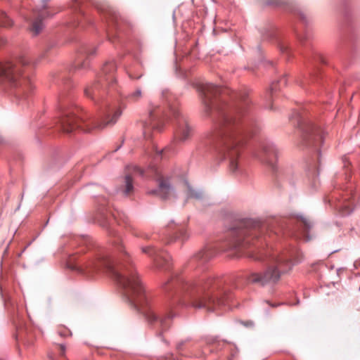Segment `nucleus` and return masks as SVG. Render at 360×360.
Returning <instances> with one entry per match:
<instances>
[{
	"label": "nucleus",
	"instance_id": "1",
	"mask_svg": "<svg viewBox=\"0 0 360 360\" xmlns=\"http://www.w3.org/2000/svg\"><path fill=\"white\" fill-rule=\"evenodd\" d=\"M113 243L119 255L117 258H110L105 250L101 248L73 268L89 276L101 269L108 271L122 288L127 301L141 311L148 324H159L162 331L167 330L170 326V320L175 316L172 310L179 304L210 311L225 304L227 297L221 290L222 283L219 279L211 275L189 280L175 276L162 286L167 293V303L162 309H155L150 304L122 240L117 238Z\"/></svg>",
	"mask_w": 360,
	"mask_h": 360
},
{
	"label": "nucleus",
	"instance_id": "2",
	"mask_svg": "<svg viewBox=\"0 0 360 360\" xmlns=\"http://www.w3.org/2000/svg\"><path fill=\"white\" fill-rule=\"evenodd\" d=\"M198 91L203 114L213 122L208 141L216 145L223 158L229 159V169L235 172L241 146L256 131L251 101L245 93L231 92L211 83L200 84Z\"/></svg>",
	"mask_w": 360,
	"mask_h": 360
},
{
	"label": "nucleus",
	"instance_id": "3",
	"mask_svg": "<svg viewBox=\"0 0 360 360\" xmlns=\"http://www.w3.org/2000/svg\"><path fill=\"white\" fill-rule=\"evenodd\" d=\"M162 99L167 105L169 112L163 115L162 108L156 104L150 103L148 109V119L143 122V127L153 130L161 131L163 127L164 117L172 116L176 124L175 138L179 141L183 142L188 139L192 134V129L189 126L186 118L181 115L178 109V103L175 101L174 96L168 90L162 91Z\"/></svg>",
	"mask_w": 360,
	"mask_h": 360
},
{
	"label": "nucleus",
	"instance_id": "4",
	"mask_svg": "<svg viewBox=\"0 0 360 360\" xmlns=\"http://www.w3.org/2000/svg\"><path fill=\"white\" fill-rule=\"evenodd\" d=\"M58 108L61 111L60 128L65 133H70L75 129L80 127L82 123L88 127V129H86L87 131L93 128L102 129L106 127L113 125L122 114L120 108L109 109L100 121H96L94 119L89 120V118L78 116L77 109L68 108L63 98L61 96L58 100Z\"/></svg>",
	"mask_w": 360,
	"mask_h": 360
},
{
	"label": "nucleus",
	"instance_id": "5",
	"mask_svg": "<svg viewBox=\"0 0 360 360\" xmlns=\"http://www.w3.org/2000/svg\"><path fill=\"white\" fill-rule=\"evenodd\" d=\"M29 65L30 60L25 56H21L15 61L0 62V82L15 88L16 96L20 99L27 98L34 89L25 75Z\"/></svg>",
	"mask_w": 360,
	"mask_h": 360
},
{
	"label": "nucleus",
	"instance_id": "6",
	"mask_svg": "<svg viewBox=\"0 0 360 360\" xmlns=\"http://www.w3.org/2000/svg\"><path fill=\"white\" fill-rule=\"evenodd\" d=\"M271 231H268L267 225L261 221L244 219L239 222L238 227L230 231V236L233 238L230 249L236 250L238 256H241L243 250L248 248L252 244L255 245L257 243H262V236L266 240V235L271 236Z\"/></svg>",
	"mask_w": 360,
	"mask_h": 360
},
{
	"label": "nucleus",
	"instance_id": "7",
	"mask_svg": "<svg viewBox=\"0 0 360 360\" xmlns=\"http://www.w3.org/2000/svg\"><path fill=\"white\" fill-rule=\"evenodd\" d=\"M297 254V250L293 248L280 254L271 255L269 258V265L266 270L261 273L250 274L248 277V282L261 285L276 283L282 274L289 271L298 262L296 258Z\"/></svg>",
	"mask_w": 360,
	"mask_h": 360
},
{
	"label": "nucleus",
	"instance_id": "8",
	"mask_svg": "<svg viewBox=\"0 0 360 360\" xmlns=\"http://www.w3.org/2000/svg\"><path fill=\"white\" fill-rule=\"evenodd\" d=\"M116 68L117 66L114 60L106 62L102 68L99 81L98 83L86 87L84 90L85 95L95 101L103 97L104 86L112 88L115 84V72Z\"/></svg>",
	"mask_w": 360,
	"mask_h": 360
},
{
	"label": "nucleus",
	"instance_id": "9",
	"mask_svg": "<svg viewBox=\"0 0 360 360\" xmlns=\"http://www.w3.org/2000/svg\"><path fill=\"white\" fill-rule=\"evenodd\" d=\"M298 127L302 132V141L307 147L318 146L323 142V131L310 121H305L298 117Z\"/></svg>",
	"mask_w": 360,
	"mask_h": 360
},
{
	"label": "nucleus",
	"instance_id": "10",
	"mask_svg": "<svg viewBox=\"0 0 360 360\" xmlns=\"http://www.w3.org/2000/svg\"><path fill=\"white\" fill-rule=\"evenodd\" d=\"M141 250L142 252L153 258V263L157 268L165 269L169 268L170 256L167 253L153 246L142 247Z\"/></svg>",
	"mask_w": 360,
	"mask_h": 360
},
{
	"label": "nucleus",
	"instance_id": "11",
	"mask_svg": "<svg viewBox=\"0 0 360 360\" xmlns=\"http://www.w3.org/2000/svg\"><path fill=\"white\" fill-rule=\"evenodd\" d=\"M254 156L262 162L269 165L272 169H276L275 161L277 158V150L271 143H264L262 145V150L255 153Z\"/></svg>",
	"mask_w": 360,
	"mask_h": 360
},
{
	"label": "nucleus",
	"instance_id": "12",
	"mask_svg": "<svg viewBox=\"0 0 360 360\" xmlns=\"http://www.w3.org/2000/svg\"><path fill=\"white\" fill-rule=\"evenodd\" d=\"M297 231L294 233V236L297 239H303L309 240L310 236L309 235V231L312 227L311 221L304 217L298 218Z\"/></svg>",
	"mask_w": 360,
	"mask_h": 360
},
{
	"label": "nucleus",
	"instance_id": "13",
	"mask_svg": "<svg viewBox=\"0 0 360 360\" xmlns=\"http://www.w3.org/2000/svg\"><path fill=\"white\" fill-rule=\"evenodd\" d=\"M214 256V251L210 248H205L196 253L190 262L197 266L206 264Z\"/></svg>",
	"mask_w": 360,
	"mask_h": 360
},
{
	"label": "nucleus",
	"instance_id": "14",
	"mask_svg": "<svg viewBox=\"0 0 360 360\" xmlns=\"http://www.w3.org/2000/svg\"><path fill=\"white\" fill-rule=\"evenodd\" d=\"M158 188L155 191H152L151 193H155L160 196L162 199L168 198L169 195L172 191V188L167 179L163 177L158 178Z\"/></svg>",
	"mask_w": 360,
	"mask_h": 360
},
{
	"label": "nucleus",
	"instance_id": "15",
	"mask_svg": "<svg viewBox=\"0 0 360 360\" xmlns=\"http://www.w3.org/2000/svg\"><path fill=\"white\" fill-rule=\"evenodd\" d=\"M48 14L47 11H41L35 19L32 22L30 26V31L33 35H38L44 28L43 20L45 18V15Z\"/></svg>",
	"mask_w": 360,
	"mask_h": 360
},
{
	"label": "nucleus",
	"instance_id": "16",
	"mask_svg": "<svg viewBox=\"0 0 360 360\" xmlns=\"http://www.w3.org/2000/svg\"><path fill=\"white\" fill-rule=\"evenodd\" d=\"M278 82H283L284 84H286V81L285 79H281ZM278 82H272L270 85L269 89L266 92L265 95V101L266 104L265 107L266 108H269L270 110H273V105H271V101L273 98V94L274 92H276L278 90Z\"/></svg>",
	"mask_w": 360,
	"mask_h": 360
},
{
	"label": "nucleus",
	"instance_id": "17",
	"mask_svg": "<svg viewBox=\"0 0 360 360\" xmlns=\"http://www.w3.org/2000/svg\"><path fill=\"white\" fill-rule=\"evenodd\" d=\"M142 96L143 93L141 89L137 88L127 96V100L129 102H137L142 98Z\"/></svg>",
	"mask_w": 360,
	"mask_h": 360
},
{
	"label": "nucleus",
	"instance_id": "18",
	"mask_svg": "<svg viewBox=\"0 0 360 360\" xmlns=\"http://www.w3.org/2000/svg\"><path fill=\"white\" fill-rule=\"evenodd\" d=\"M124 183L125 188L124 190V195L127 196L133 191L134 189L133 179L131 176L126 175L124 178Z\"/></svg>",
	"mask_w": 360,
	"mask_h": 360
},
{
	"label": "nucleus",
	"instance_id": "19",
	"mask_svg": "<svg viewBox=\"0 0 360 360\" xmlns=\"http://www.w3.org/2000/svg\"><path fill=\"white\" fill-rule=\"evenodd\" d=\"M188 238V234L187 233L186 231L184 229H180L179 230V232L175 235V236L170 239L167 243H169L176 240H180L181 241L184 242Z\"/></svg>",
	"mask_w": 360,
	"mask_h": 360
},
{
	"label": "nucleus",
	"instance_id": "20",
	"mask_svg": "<svg viewBox=\"0 0 360 360\" xmlns=\"http://www.w3.org/2000/svg\"><path fill=\"white\" fill-rule=\"evenodd\" d=\"M340 212L342 215L349 214L353 211L352 204L349 202H345L339 206Z\"/></svg>",
	"mask_w": 360,
	"mask_h": 360
},
{
	"label": "nucleus",
	"instance_id": "21",
	"mask_svg": "<svg viewBox=\"0 0 360 360\" xmlns=\"http://www.w3.org/2000/svg\"><path fill=\"white\" fill-rule=\"evenodd\" d=\"M12 25L13 22L7 15L4 12L0 13V26L6 27Z\"/></svg>",
	"mask_w": 360,
	"mask_h": 360
},
{
	"label": "nucleus",
	"instance_id": "22",
	"mask_svg": "<svg viewBox=\"0 0 360 360\" xmlns=\"http://www.w3.org/2000/svg\"><path fill=\"white\" fill-rule=\"evenodd\" d=\"M96 49L95 47L84 46L82 48L80 54L82 56H89L96 53Z\"/></svg>",
	"mask_w": 360,
	"mask_h": 360
},
{
	"label": "nucleus",
	"instance_id": "23",
	"mask_svg": "<svg viewBox=\"0 0 360 360\" xmlns=\"http://www.w3.org/2000/svg\"><path fill=\"white\" fill-rule=\"evenodd\" d=\"M202 196V193L199 191H196L191 188H189L188 191V197L191 198H196L200 199Z\"/></svg>",
	"mask_w": 360,
	"mask_h": 360
},
{
	"label": "nucleus",
	"instance_id": "24",
	"mask_svg": "<svg viewBox=\"0 0 360 360\" xmlns=\"http://www.w3.org/2000/svg\"><path fill=\"white\" fill-rule=\"evenodd\" d=\"M89 67V62L87 59L83 60L82 62L78 61L77 64L75 66V68L77 70H80L82 69H86Z\"/></svg>",
	"mask_w": 360,
	"mask_h": 360
},
{
	"label": "nucleus",
	"instance_id": "25",
	"mask_svg": "<svg viewBox=\"0 0 360 360\" xmlns=\"http://www.w3.org/2000/svg\"><path fill=\"white\" fill-rule=\"evenodd\" d=\"M284 3L283 0H266V4L268 6H278L282 5Z\"/></svg>",
	"mask_w": 360,
	"mask_h": 360
},
{
	"label": "nucleus",
	"instance_id": "26",
	"mask_svg": "<svg viewBox=\"0 0 360 360\" xmlns=\"http://www.w3.org/2000/svg\"><path fill=\"white\" fill-rule=\"evenodd\" d=\"M318 74V70H315L314 72L311 73L310 75V81L309 82H314L316 79Z\"/></svg>",
	"mask_w": 360,
	"mask_h": 360
},
{
	"label": "nucleus",
	"instance_id": "27",
	"mask_svg": "<svg viewBox=\"0 0 360 360\" xmlns=\"http://www.w3.org/2000/svg\"><path fill=\"white\" fill-rule=\"evenodd\" d=\"M299 16H300V19L303 21V22H304V23L307 22V16L303 12H301V11L299 12Z\"/></svg>",
	"mask_w": 360,
	"mask_h": 360
},
{
	"label": "nucleus",
	"instance_id": "28",
	"mask_svg": "<svg viewBox=\"0 0 360 360\" xmlns=\"http://www.w3.org/2000/svg\"><path fill=\"white\" fill-rule=\"evenodd\" d=\"M59 347H60V354L61 356H64L65 355V346L63 345H60Z\"/></svg>",
	"mask_w": 360,
	"mask_h": 360
},
{
	"label": "nucleus",
	"instance_id": "29",
	"mask_svg": "<svg viewBox=\"0 0 360 360\" xmlns=\"http://www.w3.org/2000/svg\"><path fill=\"white\" fill-rule=\"evenodd\" d=\"M134 171L135 173H138L140 175H143V170L141 168H139V167H134Z\"/></svg>",
	"mask_w": 360,
	"mask_h": 360
},
{
	"label": "nucleus",
	"instance_id": "30",
	"mask_svg": "<svg viewBox=\"0 0 360 360\" xmlns=\"http://www.w3.org/2000/svg\"><path fill=\"white\" fill-rule=\"evenodd\" d=\"M317 60H319V62H320V63H326L325 58H323V56H321V55H319V56H317Z\"/></svg>",
	"mask_w": 360,
	"mask_h": 360
},
{
	"label": "nucleus",
	"instance_id": "31",
	"mask_svg": "<svg viewBox=\"0 0 360 360\" xmlns=\"http://www.w3.org/2000/svg\"><path fill=\"white\" fill-rule=\"evenodd\" d=\"M129 76L131 78V79H139L141 75H133L131 73H129Z\"/></svg>",
	"mask_w": 360,
	"mask_h": 360
},
{
	"label": "nucleus",
	"instance_id": "32",
	"mask_svg": "<svg viewBox=\"0 0 360 360\" xmlns=\"http://www.w3.org/2000/svg\"><path fill=\"white\" fill-rule=\"evenodd\" d=\"M249 257H252V258H254L255 259H262V257H260V256H259V257H254V256H253V255H249Z\"/></svg>",
	"mask_w": 360,
	"mask_h": 360
},
{
	"label": "nucleus",
	"instance_id": "33",
	"mask_svg": "<svg viewBox=\"0 0 360 360\" xmlns=\"http://www.w3.org/2000/svg\"><path fill=\"white\" fill-rule=\"evenodd\" d=\"M281 51L282 52H288V47H282L281 48Z\"/></svg>",
	"mask_w": 360,
	"mask_h": 360
},
{
	"label": "nucleus",
	"instance_id": "34",
	"mask_svg": "<svg viewBox=\"0 0 360 360\" xmlns=\"http://www.w3.org/2000/svg\"><path fill=\"white\" fill-rule=\"evenodd\" d=\"M217 341V340L215 338H212L210 340H208V343H214Z\"/></svg>",
	"mask_w": 360,
	"mask_h": 360
},
{
	"label": "nucleus",
	"instance_id": "35",
	"mask_svg": "<svg viewBox=\"0 0 360 360\" xmlns=\"http://www.w3.org/2000/svg\"><path fill=\"white\" fill-rule=\"evenodd\" d=\"M4 44L3 40L0 39V46Z\"/></svg>",
	"mask_w": 360,
	"mask_h": 360
},
{
	"label": "nucleus",
	"instance_id": "36",
	"mask_svg": "<svg viewBox=\"0 0 360 360\" xmlns=\"http://www.w3.org/2000/svg\"><path fill=\"white\" fill-rule=\"evenodd\" d=\"M144 237L146 238H148V235H145Z\"/></svg>",
	"mask_w": 360,
	"mask_h": 360
}]
</instances>
